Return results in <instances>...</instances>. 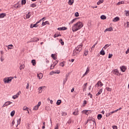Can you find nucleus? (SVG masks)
I'll use <instances>...</instances> for the list:
<instances>
[{"label": "nucleus", "instance_id": "55", "mask_svg": "<svg viewBox=\"0 0 129 129\" xmlns=\"http://www.w3.org/2000/svg\"><path fill=\"white\" fill-rule=\"evenodd\" d=\"M87 54H88V51H87H87H85L84 52L85 56H87Z\"/></svg>", "mask_w": 129, "mask_h": 129}, {"label": "nucleus", "instance_id": "38", "mask_svg": "<svg viewBox=\"0 0 129 129\" xmlns=\"http://www.w3.org/2000/svg\"><path fill=\"white\" fill-rule=\"evenodd\" d=\"M110 45L109 44H106L104 47L103 48V49L104 50H106V48L109 47Z\"/></svg>", "mask_w": 129, "mask_h": 129}, {"label": "nucleus", "instance_id": "40", "mask_svg": "<svg viewBox=\"0 0 129 129\" xmlns=\"http://www.w3.org/2000/svg\"><path fill=\"white\" fill-rule=\"evenodd\" d=\"M123 4H124V2L123 1H121L117 3V6H119V5H122Z\"/></svg>", "mask_w": 129, "mask_h": 129}, {"label": "nucleus", "instance_id": "16", "mask_svg": "<svg viewBox=\"0 0 129 129\" xmlns=\"http://www.w3.org/2000/svg\"><path fill=\"white\" fill-rule=\"evenodd\" d=\"M87 85L88 83H85L83 86V91H86V87H87Z\"/></svg>", "mask_w": 129, "mask_h": 129}, {"label": "nucleus", "instance_id": "44", "mask_svg": "<svg viewBox=\"0 0 129 129\" xmlns=\"http://www.w3.org/2000/svg\"><path fill=\"white\" fill-rule=\"evenodd\" d=\"M122 109V107H120L118 109H117L116 110H115V112H117V111H119V110H121Z\"/></svg>", "mask_w": 129, "mask_h": 129}, {"label": "nucleus", "instance_id": "5", "mask_svg": "<svg viewBox=\"0 0 129 129\" xmlns=\"http://www.w3.org/2000/svg\"><path fill=\"white\" fill-rule=\"evenodd\" d=\"M13 102L11 101H7L2 106V107H6V106H9L10 104H12Z\"/></svg>", "mask_w": 129, "mask_h": 129}, {"label": "nucleus", "instance_id": "42", "mask_svg": "<svg viewBox=\"0 0 129 129\" xmlns=\"http://www.w3.org/2000/svg\"><path fill=\"white\" fill-rule=\"evenodd\" d=\"M43 20H45V17H43L41 19L39 20V21L37 22L36 24H39V23H40V22H42Z\"/></svg>", "mask_w": 129, "mask_h": 129}, {"label": "nucleus", "instance_id": "34", "mask_svg": "<svg viewBox=\"0 0 129 129\" xmlns=\"http://www.w3.org/2000/svg\"><path fill=\"white\" fill-rule=\"evenodd\" d=\"M31 17V14H30V12L28 13L27 15H26V19H30V17Z\"/></svg>", "mask_w": 129, "mask_h": 129}, {"label": "nucleus", "instance_id": "50", "mask_svg": "<svg viewBox=\"0 0 129 129\" xmlns=\"http://www.w3.org/2000/svg\"><path fill=\"white\" fill-rule=\"evenodd\" d=\"M58 60H56L55 61H54V62H53V66H56V65H57V64H58Z\"/></svg>", "mask_w": 129, "mask_h": 129}, {"label": "nucleus", "instance_id": "26", "mask_svg": "<svg viewBox=\"0 0 129 129\" xmlns=\"http://www.w3.org/2000/svg\"><path fill=\"white\" fill-rule=\"evenodd\" d=\"M64 65H65V61H62L60 62L59 64V66H61V67H64Z\"/></svg>", "mask_w": 129, "mask_h": 129}, {"label": "nucleus", "instance_id": "18", "mask_svg": "<svg viewBox=\"0 0 129 129\" xmlns=\"http://www.w3.org/2000/svg\"><path fill=\"white\" fill-rule=\"evenodd\" d=\"M119 21V17H116L113 19V22H118Z\"/></svg>", "mask_w": 129, "mask_h": 129}, {"label": "nucleus", "instance_id": "21", "mask_svg": "<svg viewBox=\"0 0 129 129\" xmlns=\"http://www.w3.org/2000/svg\"><path fill=\"white\" fill-rule=\"evenodd\" d=\"M82 112L83 113H85V114H87V115H88V114H89V111L88 110H83Z\"/></svg>", "mask_w": 129, "mask_h": 129}, {"label": "nucleus", "instance_id": "64", "mask_svg": "<svg viewBox=\"0 0 129 129\" xmlns=\"http://www.w3.org/2000/svg\"><path fill=\"white\" fill-rule=\"evenodd\" d=\"M54 67H55V66H51L50 69H54Z\"/></svg>", "mask_w": 129, "mask_h": 129}, {"label": "nucleus", "instance_id": "32", "mask_svg": "<svg viewBox=\"0 0 129 129\" xmlns=\"http://www.w3.org/2000/svg\"><path fill=\"white\" fill-rule=\"evenodd\" d=\"M104 1L103 0H99L97 3V5H100V4H102V3H103Z\"/></svg>", "mask_w": 129, "mask_h": 129}, {"label": "nucleus", "instance_id": "33", "mask_svg": "<svg viewBox=\"0 0 129 129\" xmlns=\"http://www.w3.org/2000/svg\"><path fill=\"white\" fill-rule=\"evenodd\" d=\"M86 104H87V101L86 100H84V102L83 103L82 106L83 107H84V106H85V105H86Z\"/></svg>", "mask_w": 129, "mask_h": 129}, {"label": "nucleus", "instance_id": "47", "mask_svg": "<svg viewBox=\"0 0 129 129\" xmlns=\"http://www.w3.org/2000/svg\"><path fill=\"white\" fill-rule=\"evenodd\" d=\"M77 18L74 19L72 21H71L70 22V24H73L74 22H75V21H76Z\"/></svg>", "mask_w": 129, "mask_h": 129}, {"label": "nucleus", "instance_id": "1", "mask_svg": "<svg viewBox=\"0 0 129 129\" xmlns=\"http://www.w3.org/2000/svg\"><path fill=\"white\" fill-rule=\"evenodd\" d=\"M81 29V22H78L76 24L73 26L72 30L73 32H76V31H78V30H80Z\"/></svg>", "mask_w": 129, "mask_h": 129}, {"label": "nucleus", "instance_id": "36", "mask_svg": "<svg viewBox=\"0 0 129 129\" xmlns=\"http://www.w3.org/2000/svg\"><path fill=\"white\" fill-rule=\"evenodd\" d=\"M100 18H101V20H106V16H104V15H102Z\"/></svg>", "mask_w": 129, "mask_h": 129}, {"label": "nucleus", "instance_id": "43", "mask_svg": "<svg viewBox=\"0 0 129 129\" xmlns=\"http://www.w3.org/2000/svg\"><path fill=\"white\" fill-rule=\"evenodd\" d=\"M17 126H18V125H19V124H21V118H20V119L19 120H18L17 121Z\"/></svg>", "mask_w": 129, "mask_h": 129}, {"label": "nucleus", "instance_id": "58", "mask_svg": "<svg viewBox=\"0 0 129 129\" xmlns=\"http://www.w3.org/2000/svg\"><path fill=\"white\" fill-rule=\"evenodd\" d=\"M112 128L113 129H117V126L116 125H113L112 126Z\"/></svg>", "mask_w": 129, "mask_h": 129}, {"label": "nucleus", "instance_id": "24", "mask_svg": "<svg viewBox=\"0 0 129 129\" xmlns=\"http://www.w3.org/2000/svg\"><path fill=\"white\" fill-rule=\"evenodd\" d=\"M45 25H50V23L48 21H46L45 22H43L42 24V26H45Z\"/></svg>", "mask_w": 129, "mask_h": 129}, {"label": "nucleus", "instance_id": "61", "mask_svg": "<svg viewBox=\"0 0 129 129\" xmlns=\"http://www.w3.org/2000/svg\"><path fill=\"white\" fill-rule=\"evenodd\" d=\"M88 96H90L91 98H92V94H90V93L88 94Z\"/></svg>", "mask_w": 129, "mask_h": 129}, {"label": "nucleus", "instance_id": "57", "mask_svg": "<svg viewBox=\"0 0 129 129\" xmlns=\"http://www.w3.org/2000/svg\"><path fill=\"white\" fill-rule=\"evenodd\" d=\"M62 115L63 116H66V115H67V113L63 112Z\"/></svg>", "mask_w": 129, "mask_h": 129}, {"label": "nucleus", "instance_id": "27", "mask_svg": "<svg viewBox=\"0 0 129 129\" xmlns=\"http://www.w3.org/2000/svg\"><path fill=\"white\" fill-rule=\"evenodd\" d=\"M31 63H32V65H33V66H36V60H35V59L32 60Z\"/></svg>", "mask_w": 129, "mask_h": 129}, {"label": "nucleus", "instance_id": "49", "mask_svg": "<svg viewBox=\"0 0 129 129\" xmlns=\"http://www.w3.org/2000/svg\"><path fill=\"white\" fill-rule=\"evenodd\" d=\"M59 41H60V44L63 45H64V42H63V40H62V39H59Z\"/></svg>", "mask_w": 129, "mask_h": 129}, {"label": "nucleus", "instance_id": "3", "mask_svg": "<svg viewBox=\"0 0 129 129\" xmlns=\"http://www.w3.org/2000/svg\"><path fill=\"white\" fill-rule=\"evenodd\" d=\"M81 51V48H80V46H77V47L74 50L73 53V56H76V54H78Z\"/></svg>", "mask_w": 129, "mask_h": 129}, {"label": "nucleus", "instance_id": "59", "mask_svg": "<svg viewBox=\"0 0 129 129\" xmlns=\"http://www.w3.org/2000/svg\"><path fill=\"white\" fill-rule=\"evenodd\" d=\"M94 48H95V44H94V45H93V46L91 48V51L92 52V49H94Z\"/></svg>", "mask_w": 129, "mask_h": 129}, {"label": "nucleus", "instance_id": "7", "mask_svg": "<svg viewBox=\"0 0 129 129\" xmlns=\"http://www.w3.org/2000/svg\"><path fill=\"white\" fill-rule=\"evenodd\" d=\"M112 73L113 74H115V75H117V76H118V75L119 74V73L118 72V70L117 69H115L112 71Z\"/></svg>", "mask_w": 129, "mask_h": 129}, {"label": "nucleus", "instance_id": "52", "mask_svg": "<svg viewBox=\"0 0 129 129\" xmlns=\"http://www.w3.org/2000/svg\"><path fill=\"white\" fill-rule=\"evenodd\" d=\"M106 89L107 90V91H111V88H110L106 87Z\"/></svg>", "mask_w": 129, "mask_h": 129}, {"label": "nucleus", "instance_id": "11", "mask_svg": "<svg viewBox=\"0 0 129 129\" xmlns=\"http://www.w3.org/2000/svg\"><path fill=\"white\" fill-rule=\"evenodd\" d=\"M67 29V28L66 27H60L57 28V30L58 31H65Z\"/></svg>", "mask_w": 129, "mask_h": 129}, {"label": "nucleus", "instance_id": "45", "mask_svg": "<svg viewBox=\"0 0 129 129\" xmlns=\"http://www.w3.org/2000/svg\"><path fill=\"white\" fill-rule=\"evenodd\" d=\"M51 57H52V58H53V59H54V60H56V57L55 56V54H51Z\"/></svg>", "mask_w": 129, "mask_h": 129}, {"label": "nucleus", "instance_id": "56", "mask_svg": "<svg viewBox=\"0 0 129 129\" xmlns=\"http://www.w3.org/2000/svg\"><path fill=\"white\" fill-rule=\"evenodd\" d=\"M59 36H60L59 34H55L54 35V38H56V37H59Z\"/></svg>", "mask_w": 129, "mask_h": 129}, {"label": "nucleus", "instance_id": "41", "mask_svg": "<svg viewBox=\"0 0 129 129\" xmlns=\"http://www.w3.org/2000/svg\"><path fill=\"white\" fill-rule=\"evenodd\" d=\"M30 7H31V8H36L37 5L35 4H33L30 5Z\"/></svg>", "mask_w": 129, "mask_h": 129}, {"label": "nucleus", "instance_id": "23", "mask_svg": "<svg viewBox=\"0 0 129 129\" xmlns=\"http://www.w3.org/2000/svg\"><path fill=\"white\" fill-rule=\"evenodd\" d=\"M102 93V89H100L99 91L96 94V96H98V95H100V94H101Z\"/></svg>", "mask_w": 129, "mask_h": 129}, {"label": "nucleus", "instance_id": "9", "mask_svg": "<svg viewBox=\"0 0 129 129\" xmlns=\"http://www.w3.org/2000/svg\"><path fill=\"white\" fill-rule=\"evenodd\" d=\"M39 38H37V37H34L32 39H31V41L32 42H38V41H39Z\"/></svg>", "mask_w": 129, "mask_h": 129}, {"label": "nucleus", "instance_id": "4", "mask_svg": "<svg viewBox=\"0 0 129 129\" xmlns=\"http://www.w3.org/2000/svg\"><path fill=\"white\" fill-rule=\"evenodd\" d=\"M95 86L96 87V86H97V87H102V86H103V83H102V82H101V81H99L95 85Z\"/></svg>", "mask_w": 129, "mask_h": 129}, {"label": "nucleus", "instance_id": "13", "mask_svg": "<svg viewBox=\"0 0 129 129\" xmlns=\"http://www.w3.org/2000/svg\"><path fill=\"white\" fill-rule=\"evenodd\" d=\"M110 31H113L112 28H111V27L106 29L104 30V33H106V32H110Z\"/></svg>", "mask_w": 129, "mask_h": 129}, {"label": "nucleus", "instance_id": "25", "mask_svg": "<svg viewBox=\"0 0 129 129\" xmlns=\"http://www.w3.org/2000/svg\"><path fill=\"white\" fill-rule=\"evenodd\" d=\"M68 75H66V78L65 79H64L63 80V84H65V83H66V82H67V80H68Z\"/></svg>", "mask_w": 129, "mask_h": 129}, {"label": "nucleus", "instance_id": "60", "mask_svg": "<svg viewBox=\"0 0 129 129\" xmlns=\"http://www.w3.org/2000/svg\"><path fill=\"white\" fill-rule=\"evenodd\" d=\"M29 85H30V83H28L26 86V89H28L29 88Z\"/></svg>", "mask_w": 129, "mask_h": 129}, {"label": "nucleus", "instance_id": "12", "mask_svg": "<svg viewBox=\"0 0 129 129\" xmlns=\"http://www.w3.org/2000/svg\"><path fill=\"white\" fill-rule=\"evenodd\" d=\"M37 77L38 78H39V79H42V78H43V74L42 73L37 74Z\"/></svg>", "mask_w": 129, "mask_h": 129}, {"label": "nucleus", "instance_id": "2", "mask_svg": "<svg viewBox=\"0 0 129 129\" xmlns=\"http://www.w3.org/2000/svg\"><path fill=\"white\" fill-rule=\"evenodd\" d=\"M13 78L14 77H6L3 79V81L5 84L7 83H10L12 82V80H13Z\"/></svg>", "mask_w": 129, "mask_h": 129}, {"label": "nucleus", "instance_id": "54", "mask_svg": "<svg viewBox=\"0 0 129 129\" xmlns=\"http://www.w3.org/2000/svg\"><path fill=\"white\" fill-rule=\"evenodd\" d=\"M75 17H79V13H78V12H76L75 14Z\"/></svg>", "mask_w": 129, "mask_h": 129}, {"label": "nucleus", "instance_id": "14", "mask_svg": "<svg viewBox=\"0 0 129 129\" xmlns=\"http://www.w3.org/2000/svg\"><path fill=\"white\" fill-rule=\"evenodd\" d=\"M89 73V68H87V69L86 70V72L83 75L82 77H84V76H85V75H87Z\"/></svg>", "mask_w": 129, "mask_h": 129}, {"label": "nucleus", "instance_id": "17", "mask_svg": "<svg viewBox=\"0 0 129 129\" xmlns=\"http://www.w3.org/2000/svg\"><path fill=\"white\" fill-rule=\"evenodd\" d=\"M6 16H7V14H6V13H2L1 14H0V19H3L5 18Z\"/></svg>", "mask_w": 129, "mask_h": 129}, {"label": "nucleus", "instance_id": "39", "mask_svg": "<svg viewBox=\"0 0 129 129\" xmlns=\"http://www.w3.org/2000/svg\"><path fill=\"white\" fill-rule=\"evenodd\" d=\"M24 68H25V65H24V64L21 65V66L20 67V70H23V69H24Z\"/></svg>", "mask_w": 129, "mask_h": 129}, {"label": "nucleus", "instance_id": "20", "mask_svg": "<svg viewBox=\"0 0 129 129\" xmlns=\"http://www.w3.org/2000/svg\"><path fill=\"white\" fill-rule=\"evenodd\" d=\"M100 55H105V52L104 51V49H103V48H102V49L100 52Z\"/></svg>", "mask_w": 129, "mask_h": 129}, {"label": "nucleus", "instance_id": "35", "mask_svg": "<svg viewBox=\"0 0 129 129\" xmlns=\"http://www.w3.org/2000/svg\"><path fill=\"white\" fill-rule=\"evenodd\" d=\"M38 109H39V107L37 105H36L34 107L33 110H38Z\"/></svg>", "mask_w": 129, "mask_h": 129}, {"label": "nucleus", "instance_id": "10", "mask_svg": "<svg viewBox=\"0 0 129 129\" xmlns=\"http://www.w3.org/2000/svg\"><path fill=\"white\" fill-rule=\"evenodd\" d=\"M120 68L122 72H125V70H126V67H125V66L120 67Z\"/></svg>", "mask_w": 129, "mask_h": 129}, {"label": "nucleus", "instance_id": "6", "mask_svg": "<svg viewBox=\"0 0 129 129\" xmlns=\"http://www.w3.org/2000/svg\"><path fill=\"white\" fill-rule=\"evenodd\" d=\"M21 91H20L19 92L17 93V94H16L15 95H14L12 97V98H13V99H17V98L19 97V96L20 95V94H21Z\"/></svg>", "mask_w": 129, "mask_h": 129}, {"label": "nucleus", "instance_id": "46", "mask_svg": "<svg viewBox=\"0 0 129 129\" xmlns=\"http://www.w3.org/2000/svg\"><path fill=\"white\" fill-rule=\"evenodd\" d=\"M54 74H60V71L57 70L55 72H54Z\"/></svg>", "mask_w": 129, "mask_h": 129}, {"label": "nucleus", "instance_id": "8", "mask_svg": "<svg viewBox=\"0 0 129 129\" xmlns=\"http://www.w3.org/2000/svg\"><path fill=\"white\" fill-rule=\"evenodd\" d=\"M45 87L44 86L38 88V93H42V92H43V89H44Z\"/></svg>", "mask_w": 129, "mask_h": 129}, {"label": "nucleus", "instance_id": "28", "mask_svg": "<svg viewBox=\"0 0 129 129\" xmlns=\"http://www.w3.org/2000/svg\"><path fill=\"white\" fill-rule=\"evenodd\" d=\"M97 118L98 119H101V118H102V115H101V114H99L97 115Z\"/></svg>", "mask_w": 129, "mask_h": 129}, {"label": "nucleus", "instance_id": "53", "mask_svg": "<svg viewBox=\"0 0 129 129\" xmlns=\"http://www.w3.org/2000/svg\"><path fill=\"white\" fill-rule=\"evenodd\" d=\"M125 16H126V17H128V16H129V12L128 11H125Z\"/></svg>", "mask_w": 129, "mask_h": 129}, {"label": "nucleus", "instance_id": "30", "mask_svg": "<svg viewBox=\"0 0 129 129\" xmlns=\"http://www.w3.org/2000/svg\"><path fill=\"white\" fill-rule=\"evenodd\" d=\"M61 102H62V101H61V100H58L56 102L57 105H60V104H61Z\"/></svg>", "mask_w": 129, "mask_h": 129}, {"label": "nucleus", "instance_id": "51", "mask_svg": "<svg viewBox=\"0 0 129 129\" xmlns=\"http://www.w3.org/2000/svg\"><path fill=\"white\" fill-rule=\"evenodd\" d=\"M115 111L114 110V111H112V112H110V113H109V115H111V114H112L113 113H115L116 112H115Z\"/></svg>", "mask_w": 129, "mask_h": 129}, {"label": "nucleus", "instance_id": "63", "mask_svg": "<svg viewBox=\"0 0 129 129\" xmlns=\"http://www.w3.org/2000/svg\"><path fill=\"white\" fill-rule=\"evenodd\" d=\"M111 57H112V54H109V56H108L109 59H110V58H111Z\"/></svg>", "mask_w": 129, "mask_h": 129}, {"label": "nucleus", "instance_id": "37", "mask_svg": "<svg viewBox=\"0 0 129 129\" xmlns=\"http://www.w3.org/2000/svg\"><path fill=\"white\" fill-rule=\"evenodd\" d=\"M15 113H16V111L15 110L12 111L11 113V116H14V115H15Z\"/></svg>", "mask_w": 129, "mask_h": 129}, {"label": "nucleus", "instance_id": "31", "mask_svg": "<svg viewBox=\"0 0 129 129\" xmlns=\"http://www.w3.org/2000/svg\"><path fill=\"white\" fill-rule=\"evenodd\" d=\"M29 109V108H28V107L24 106L23 107V110H25V111H28V110Z\"/></svg>", "mask_w": 129, "mask_h": 129}, {"label": "nucleus", "instance_id": "19", "mask_svg": "<svg viewBox=\"0 0 129 129\" xmlns=\"http://www.w3.org/2000/svg\"><path fill=\"white\" fill-rule=\"evenodd\" d=\"M37 25H38V24H37V22L35 24H31L30 25L31 29H33V28L37 27Z\"/></svg>", "mask_w": 129, "mask_h": 129}, {"label": "nucleus", "instance_id": "29", "mask_svg": "<svg viewBox=\"0 0 129 129\" xmlns=\"http://www.w3.org/2000/svg\"><path fill=\"white\" fill-rule=\"evenodd\" d=\"M74 115H78V109H76V111L73 112Z\"/></svg>", "mask_w": 129, "mask_h": 129}, {"label": "nucleus", "instance_id": "62", "mask_svg": "<svg viewBox=\"0 0 129 129\" xmlns=\"http://www.w3.org/2000/svg\"><path fill=\"white\" fill-rule=\"evenodd\" d=\"M41 102H39L38 105H37L36 106H37L39 107L41 105Z\"/></svg>", "mask_w": 129, "mask_h": 129}, {"label": "nucleus", "instance_id": "22", "mask_svg": "<svg viewBox=\"0 0 129 129\" xmlns=\"http://www.w3.org/2000/svg\"><path fill=\"white\" fill-rule=\"evenodd\" d=\"M74 3V0H69V5H70V6H72V5H73Z\"/></svg>", "mask_w": 129, "mask_h": 129}, {"label": "nucleus", "instance_id": "15", "mask_svg": "<svg viewBox=\"0 0 129 129\" xmlns=\"http://www.w3.org/2000/svg\"><path fill=\"white\" fill-rule=\"evenodd\" d=\"M6 47H7L8 50H11V49H13L14 48V45H13V44H10Z\"/></svg>", "mask_w": 129, "mask_h": 129}, {"label": "nucleus", "instance_id": "48", "mask_svg": "<svg viewBox=\"0 0 129 129\" xmlns=\"http://www.w3.org/2000/svg\"><path fill=\"white\" fill-rule=\"evenodd\" d=\"M26 0H22V5H26Z\"/></svg>", "mask_w": 129, "mask_h": 129}]
</instances>
